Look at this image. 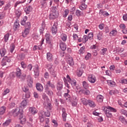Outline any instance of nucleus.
Instances as JSON below:
<instances>
[{"mask_svg":"<svg viewBox=\"0 0 127 127\" xmlns=\"http://www.w3.org/2000/svg\"><path fill=\"white\" fill-rule=\"evenodd\" d=\"M61 38L63 41H66V40H67V35H66V34L63 33L61 35Z\"/></svg>","mask_w":127,"mask_h":127,"instance_id":"de8ad7c7","label":"nucleus"},{"mask_svg":"<svg viewBox=\"0 0 127 127\" xmlns=\"http://www.w3.org/2000/svg\"><path fill=\"white\" fill-rule=\"evenodd\" d=\"M87 37H88V39H90V40L93 39V37H94V34L93 33V32L89 33Z\"/></svg>","mask_w":127,"mask_h":127,"instance_id":"bf43d9fd","label":"nucleus"},{"mask_svg":"<svg viewBox=\"0 0 127 127\" xmlns=\"http://www.w3.org/2000/svg\"><path fill=\"white\" fill-rule=\"evenodd\" d=\"M31 11H32V6H28L25 9V12L26 14H29V12Z\"/></svg>","mask_w":127,"mask_h":127,"instance_id":"7c9ffc66","label":"nucleus"},{"mask_svg":"<svg viewBox=\"0 0 127 127\" xmlns=\"http://www.w3.org/2000/svg\"><path fill=\"white\" fill-rule=\"evenodd\" d=\"M29 110L32 115H35L37 114V110L35 107H30Z\"/></svg>","mask_w":127,"mask_h":127,"instance_id":"4be33fe9","label":"nucleus"},{"mask_svg":"<svg viewBox=\"0 0 127 127\" xmlns=\"http://www.w3.org/2000/svg\"><path fill=\"white\" fill-rule=\"evenodd\" d=\"M82 86L85 90H88L89 89V83L86 81L82 82Z\"/></svg>","mask_w":127,"mask_h":127,"instance_id":"2f4dec72","label":"nucleus"},{"mask_svg":"<svg viewBox=\"0 0 127 127\" xmlns=\"http://www.w3.org/2000/svg\"><path fill=\"white\" fill-rule=\"evenodd\" d=\"M120 113L122 115H124L125 116H126L127 117V110L122 109L120 110Z\"/></svg>","mask_w":127,"mask_h":127,"instance_id":"052dcab7","label":"nucleus"},{"mask_svg":"<svg viewBox=\"0 0 127 127\" xmlns=\"http://www.w3.org/2000/svg\"><path fill=\"white\" fill-rule=\"evenodd\" d=\"M20 114L23 113L20 112V109L18 108H17L12 111V115L13 117H17L18 115H20Z\"/></svg>","mask_w":127,"mask_h":127,"instance_id":"423d86ee","label":"nucleus"},{"mask_svg":"<svg viewBox=\"0 0 127 127\" xmlns=\"http://www.w3.org/2000/svg\"><path fill=\"white\" fill-rule=\"evenodd\" d=\"M119 120L122 123V124H124V125H127V120H126V118L124 117V116H120L119 117Z\"/></svg>","mask_w":127,"mask_h":127,"instance_id":"b1692460","label":"nucleus"},{"mask_svg":"<svg viewBox=\"0 0 127 127\" xmlns=\"http://www.w3.org/2000/svg\"><path fill=\"white\" fill-rule=\"evenodd\" d=\"M60 48L62 51H65L67 49V45L66 44L62 41H60Z\"/></svg>","mask_w":127,"mask_h":127,"instance_id":"1a4fd4ad","label":"nucleus"},{"mask_svg":"<svg viewBox=\"0 0 127 127\" xmlns=\"http://www.w3.org/2000/svg\"><path fill=\"white\" fill-rule=\"evenodd\" d=\"M88 40H89V38L88 37V36H87V35L84 36L82 38V40H83V41H84V43H86V42H87V41H88Z\"/></svg>","mask_w":127,"mask_h":127,"instance_id":"680f3d73","label":"nucleus"},{"mask_svg":"<svg viewBox=\"0 0 127 127\" xmlns=\"http://www.w3.org/2000/svg\"><path fill=\"white\" fill-rule=\"evenodd\" d=\"M109 34L110 35V36H116V35L118 34V31L116 30H113L109 33Z\"/></svg>","mask_w":127,"mask_h":127,"instance_id":"09e8293b","label":"nucleus"},{"mask_svg":"<svg viewBox=\"0 0 127 127\" xmlns=\"http://www.w3.org/2000/svg\"><path fill=\"white\" fill-rule=\"evenodd\" d=\"M14 49H15V45L13 43L11 44L10 46V52L12 53L14 51Z\"/></svg>","mask_w":127,"mask_h":127,"instance_id":"8fccbe9b","label":"nucleus"},{"mask_svg":"<svg viewBox=\"0 0 127 127\" xmlns=\"http://www.w3.org/2000/svg\"><path fill=\"white\" fill-rule=\"evenodd\" d=\"M28 102V100H26V99L23 100L21 103V107L22 108L23 107V108H24L26 107V106H27Z\"/></svg>","mask_w":127,"mask_h":127,"instance_id":"473e14b6","label":"nucleus"},{"mask_svg":"<svg viewBox=\"0 0 127 127\" xmlns=\"http://www.w3.org/2000/svg\"><path fill=\"white\" fill-rule=\"evenodd\" d=\"M58 23L57 22H55L51 28V31L53 34H56V33H57V31H58Z\"/></svg>","mask_w":127,"mask_h":127,"instance_id":"20e7f679","label":"nucleus"},{"mask_svg":"<svg viewBox=\"0 0 127 127\" xmlns=\"http://www.w3.org/2000/svg\"><path fill=\"white\" fill-rule=\"evenodd\" d=\"M57 88L58 91H61L62 89H63V82L61 81L58 82L57 85Z\"/></svg>","mask_w":127,"mask_h":127,"instance_id":"6ab92c4d","label":"nucleus"},{"mask_svg":"<svg viewBox=\"0 0 127 127\" xmlns=\"http://www.w3.org/2000/svg\"><path fill=\"white\" fill-rule=\"evenodd\" d=\"M88 80L90 83L94 84L96 82V77L93 74H90L88 76Z\"/></svg>","mask_w":127,"mask_h":127,"instance_id":"6e6552de","label":"nucleus"},{"mask_svg":"<svg viewBox=\"0 0 127 127\" xmlns=\"http://www.w3.org/2000/svg\"><path fill=\"white\" fill-rule=\"evenodd\" d=\"M44 111H41L39 114V119L41 123H43L44 122Z\"/></svg>","mask_w":127,"mask_h":127,"instance_id":"2eb2a0df","label":"nucleus"},{"mask_svg":"<svg viewBox=\"0 0 127 127\" xmlns=\"http://www.w3.org/2000/svg\"><path fill=\"white\" fill-rule=\"evenodd\" d=\"M111 112L117 113V109L110 106L107 107L105 111V114L107 118H112L113 117V115Z\"/></svg>","mask_w":127,"mask_h":127,"instance_id":"f03ea898","label":"nucleus"},{"mask_svg":"<svg viewBox=\"0 0 127 127\" xmlns=\"http://www.w3.org/2000/svg\"><path fill=\"white\" fill-rule=\"evenodd\" d=\"M24 26H25V28H29V29H30V28L31 27V24L29 22H26Z\"/></svg>","mask_w":127,"mask_h":127,"instance_id":"4d7b16f0","label":"nucleus"},{"mask_svg":"<svg viewBox=\"0 0 127 127\" xmlns=\"http://www.w3.org/2000/svg\"><path fill=\"white\" fill-rule=\"evenodd\" d=\"M19 117L20 124H21V125H24V124H25V122H26V119L23 117V114L20 113Z\"/></svg>","mask_w":127,"mask_h":127,"instance_id":"4468645a","label":"nucleus"},{"mask_svg":"<svg viewBox=\"0 0 127 127\" xmlns=\"http://www.w3.org/2000/svg\"><path fill=\"white\" fill-rule=\"evenodd\" d=\"M18 60H24L25 59V55L23 53H21L17 55Z\"/></svg>","mask_w":127,"mask_h":127,"instance_id":"bb28decb","label":"nucleus"},{"mask_svg":"<svg viewBox=\"0 0 127 127\" xmlns=\"http://www.w3.org/2000/svg\"><path fill=\"white\" fill-rule=\"evenodd\" d=\"M29 28H25L23 32H22V36L23 37H26L29 33Z\"/></svg>","mask_w":127,"mask_h":127,"instance_id":"f3484780","label":"nucleus"},{"mask_svg":"<svg viewBox=\"0 0 127 127\" xmlns=\"http://www.w3.org/2000/svg\"><path fill=\"white\" fill-rule=\"evenodd\" d=\"M43 98L44 101H46L44 102V107H46V108H47V109H48L50 111H51V110H52V105L51 103H48V101H49L48 97H47L46 95H43Z\"/></svg>","mask_w":127,"mask_h":127,"instance_id":"7ed1b4c3","label":"nucleus"},{"mask_svg":"<svg viewBox=\"0 0 127 127\" xmlns=\"http://www.w3.org/2000/svg\"><path fill=\"white\" fill-rule=\"evenodd\" d=\"M15 13V16H16L17 18H19V17H20V15H21V11H20V10H16Z\"/></svg>","mask_w":127,"mask_h":127,"instance_id":"a18cd8bd","label":"nucleus"},{"mask_svg":"<svg viewBox=\"0 0 127 127\" xmlns=\"http://www.w3.org/2000/svg\"><path fill=\"white\" fill-rule=\"evenodd\" d=\"M20 25H19V21L17 19L15 22L14 23L13 28L14 30H16L17 28H19Z\"/></svg>","mask_w":127,"mask_h":127,"instance_id":"5701e85b","label":"nucleus"},{"mask_svg":"<svg viewBox=\"0 0 127 127\" xmlns=\"http://www.w3.org/2000/svg\"><path fill=\"white\" fill-rule=\"evenodd\" d=\"M47 59L49 62H52V61H53V55L51 53H47Z\"/></svg>","mask_w":127,"mask_h":127,"instance_id":"ddd939ff","label":"nucleus"},{"mask_svg":"<svg viewBox=\"0 0 127 127\" xmlns=\"http://www.w3.org/2000/svg\"><path fill=\"white\" fill-rule=\"evenodd\" d=\"M68 82L69 83V84H71L72 87H75V86L77 85V81H76V80L73 78L70 80H68Z\"/></svg>","mask_w":127,"mask_h":127,"instance_id":"a878e982","label":"nucleus"},{"mask_svg":"<svg viewBox=\"0 0 127 127\" xmlns=\"http://www.w3.org/2000/svg\"><path fill=\"white\" fill-rule=\"evenodd\" d=\"M32 37L34 40H39V36L36 34H33Z\"/></svg>","mask_w":127,"mask_h":127,"instance_id":"6e6d98bb","label":"nucleus"},{"mask_svg":"<svg viewBox=\"0 0 127 127\" xmlns=\"http://www.w3.org/2000/svg\"><path fill=\"white\" fill-rule=\"evenodd\" d=\"M82 103L84 105V106H88L89 103V100H87L85 98H81V99Z\"/></svg>","mask_w":127,"mask_h":127,"instance_id":"79ce46f5","label":"nucleus"},{"mask_svg":"<svg viewBox=\"0 0 127 127\" xmlns=\"http://www.w3.org/2000/svg\"><path fill=\"white\" fill-rule=\"evenodd\" d=\"M25 1H26V0H24L23 1H17L15 2V4H14V7H16V6H17V5H18V4H20V3H24L25 2Z\"/></svg>","mask_w":127,"mask_h":127,"instance_id":"864d4df0","label":"nucleus"},{"mask_svg":"<svg viewBox=\"0 0 127 127\" xmlns=\"http://www.w3.org/2000/svg\"><path fill=\"white\" fill-rule=\"evenodd\" d=\"M51 87L52 89H55V85L53 83H51L50 81H48L47 82V84L46 85V88H49Z\"/></svg>","mask_w":127,"mask_h":127,"instance_id":"412c9836","label":"nucleus"},{"mask_svg":"<svg viewBox=\"0 0 127 127\" xmlns=\"http://www.w3.org/2000/svg\"><path fill=\"white\" fill-rule=\"evenodd\" d=\"M41 8L44 9L45 8H46V7L47 6V2H46V1H42L41 0Z\"/></svg>","mask_w":127,"mask_h":127,"instance_id":"f704fd0d","label":"nucleus"},{"mask_svg":"<svg viewBox=\"0 0 127 127\" xmlns=\"http://www.w3.org/2000/svg\"><path fill=\"white\" fill-rule=\"evenodd\" d=\"M36 89L39 92H42L43 91V86L39 83H37L36 85Z\"/></svg>","mask_w":127,"mask_h":127,"instance_id":"dca6fc26","label":"nucleus"},{"mask_svg":"<svg viewBox=\"0 0 127 127\" xmlns=\"http://www.w3.org/2000/svg\"><path fill=\"white\" fill-rule=\"evenodd\" d=\"M75 15H76V16H81L82 15H83L84 13L80 10L77 9L75 11Z\"/></svg>","mask_w":127,"mask_h":127,"instance_id":"37998d69","label":"nucleus"},{"mask_svg":"<svg viewBox=\"0 0 127 127\" xmlns=\"http://www.w3.org/2000/svg\"><path fill=\"white\" fill-rule=\"evenodd\" d=\"M45 26H46L45 22H43L41 24V27L39 30L40 34H43V31H44Z\"/></svg>","mask_w":127,"mask_h":127,"instance_id":"aec40b11","label":"nucleus"},{"mask_svg":"<svg viewBox=\"0 0 127 127\" xmlns=\"http://www.w3.org/2000/svg\"><path fill=\"white\" fill-rule=\"evenodd\" d=\"M86 51V48L85 46H83L81 47L79 50V52L80 54H84Z\"/></svg>","mask_w":127,"mask_h":127,"instance_id":"49530a36","label":"nucleus"},{"mask_svg":"<svg viewBox=\"0 0 127 127\" xmlns=\"http://www.w3.org/2000/svg\"><path fill=\"white\" fill-rule=\"evenodd\" d=\"M10 123H11V119H8L2 124V126L3 127H8V126L10 125Z\"/></svg>","mask_w":127,"mask_h":127,"instance_id":"72a5a7b5","label":"nucleus"},{"mask_svg":"<svg viewBox=\"0 0 127 127\" xmlns=\"http://www.w3.org/2000/svg\"><path fill=\"white\" fill-rule=\"evenodd\" d=\"M16 76L17 77V78H22V76L23 78H24L25 77V75H21V69H20L19 67L17 68L16 69Z\"/></svg>","mask_w":127,"mask_h":127,"instance_id":"9d476101","label":"nucleus"},{"mask_svg":"<svg viewBox=\"0 0 127 127\" xmlns=\"http://www.w3.org/2000/svg\"><path fill=\"white\" fill-rule=\"evenodd\" d=\"M23 91L25 93H28L29 92V89H28V87L27 86H24L23 88Z\"/></svg>","mask_w":127,"mask_h":127,"instance_id":"0e129e2a","label":"nucleus"},{"mask_svg":"<svg viewBox=\"0 0 127 127\" xmlns=\"http://www.w3.org/2000/svg\"><path fill=\"white\" fill-rule=\"evenodd\" d=\"M67 64H69V65H70V66H73V65H74V62L73 61V58L70 57L67 58Z\"/></svg>","mask_w":127,"mask_h":127,"instance_id":"393cba45","label":"nucleus"},{"mask_svg":"<svg viewBox=\"0 0 127 127\" xmlns=\"http://www.w3.org/2000/svg\"><path fill=\"white\" fill-rule=\"evenodd\" d=\"M9 92H10L9 89L8 88L6 89L5 90H4L2 93L3 96H5V95H6L7 94H8Z\"/></svg>","mask_w":127,"mask_h":127,"instance_id":"338daca9","label":"nucleus"},{"mask_svg":"<svg viewBox=\"0 0 127 127\" xmlns=\"http://www.w3.org/2000/svg\"><path fill=\"white\" fill-rule=\"evenodd\" d=\"M5 110L6 108L4 106H2L0 108V115H2L4 113H5Z\"/></svg>","mask_w":127,"mask_h":127,"instance_id":"58836bf2","label":"nucleus"},{"mask_svg":"<svg viewBox=\"0 0 127 127\" xmlns=\"http://www.w3.org/2000/svg\"><path fill=\"white\" fill-rule=\"evenodd\" d=\"M9 35H10V34L8 33H7V34L4 35L3 39H4V42H7V41H8V39L9 38Z\"/></svg>","mask_w":127,"mask_h":127,"instance_id":"a19ab883","label":"nucleus"},{"mask_svg":"<svg viewBox=\"0 0 127 127\" xmlns=\"http://www.w3.org/2000/svg\"><path fill=\"white\" fill-rule=\"evenodd\" d=\"M26 20H27V16H25L22 18L21 21V25L24 26V25H25L26 23Z\"/></svg>","mask_w":127,"mask_h":127,"instance_id":"c03bdc74","label":"nucleus"},{"mask_svg":"<svg viewBox=\"0 0 127 127\" xmlns=\"http://www.w3.org/2000/svg\"><path fill=\"white\" fill-rule=\"evenodd\" d=\"M2 60L6 62H8V63H9V62L11 61L10 57H8L7 56L4 57Z\"/></svg>","mask_w":127,"mask_h":127,"instance_id":"5fc2aeb1","label":"nucleus"},{"mask_svg":"<svg viewBox=\"0 0 127 127\" xmlns=\"http://www.w3.org/2000/svg\"><path fill=\"white\" fill-rule=\"evenodd\" d=\"M50 73L52 75V77H54V78H55V77L57 76V73L53 69L50 70Z\"/></svg>","mask_w":127,"mask_h":127,"instance_id":"4c0bfd02","label":"nucleus"},{"mask_svg":"<svg viewBox=\"0 0 127 127\" xmlns=\"http://www.w3.org/2000/svg\"><path fill=\"white\" fill-rule=\"evenodd\" d=\"M0 54L1 57H4L6 54V50L5 48H2L0 50Z\"/></svg>","mask_w":127,"mask_h":127,"instance_id":"c9c22d12","label":"nucleus"},{"mask_svg":"<svg viewBox=\"0 0 127 127\" xmlns=\"http://www.w3.org/2000/svg\"><path fill=\"white\" fill-rule=\"evenodd\" d=\"M68 13H69V10L65 9L64 12V15H63L64 17H66L68 15Z\"/></svg>","mask_w":127,"mask_h":127,"instance_id":"e2e57ef3","label":"nucleus"},{"mask_svg":"<svg viewBox=\"0 0 127 127\" xmlns=\"http://www.w3.org/2000/svg\"><path fill=\"white\" fill-rule=\"evenodd\" d=\"M58 16V12H57V8L53 6L51 8L50 11L49 18L51 20L55 19Z\"/></svg>","mask_w":127,"mask_h":127,"instance_id":"f257e3e1","label":"nucleus"},{"mask_svg":"<svg viewBox=\"0 0 127 127\" xmlns=\"http://www.w3.org/2000/svg\"><path fill=\"white\" fill-rule=\"evenodd\" d=\"M14 107H15V103L14 102L9 104L8 107L10 108V109H12L14 108Z\"/></svg>","mask_w":127,"mask_h":127,"instance_id":"69168bd1","label":"nucleus"},{"mask_svg":"<svg viewBox=\"0 0 127 127\" xmlns=\"http://www.w3.org/2000/svg\"><path fill=\"white\" fill-rule=\"evenodd\" d=\"M54 1L58 5H59V3H60V6L62 5L63 2H64V0H54Z\"/></svg>","mask_w":127,"mask_h":127,"instance_id":"ea45409f","label":"nucleus"},{"mask_svg":"<svg viewBox=\"0 0 127 127\" xmlns=\"http://www.w3.org/2000/svg\"><path fill=\"white\" fill-rule=\"evenodd\" d=\"M88 105L90 108H95V107H96V103L91 100H88Z\"/></svg>","mask_w":127,"mask_h":127,"instance_id":"c85d7f7f","label":"nucleus"},{"mask_svg":"<svg viewBox=\"0 0 127 127\" xmlns=\"http://www.w3.org/2000/svg\"><path fill=\"white\" fill-rule=\"evenodd\" d=\"M97 37L98 40H102L103 39V33L99 32L97 34Z\"/></svg>","mask_w":127,"mask_h":127,"instance_id":"603ef678","label":"nucleus"},{"mask_svg":"<svg viewBox=\"0 0 127 127\" xmlns=\"http://www.w3.org/2000/svg\"><path fill=\"white\" fill-rule=\"evenodd\" d=\"M45 92L49 96H52L53 95V92L52 90H50L49 87H46L45 88Z\"/></svg>","mask_w":127,"mask_h":127,"instance_id":"a211bd4d","label":"nucleus"},{"mask_svg":"<svg viewBox=\"0 0 127 127\" xmlns=\"http://www.w3.org/2000/svg\"><path fill=\"white\" fill-rule=\"evenodd\" d=\"M87 5L85 4V2L82 3L80 6L79 8L81 9V10H85L86 8L87 7Z\"/></svg>","mask_w":127,"mask_h":127,"instance_id":"e433bc0d","label":"nucleus"},{"mask_svg":"<svg viewBox=\"0 0 127 127\" xmlns=\"http://www.w3.org/2000/svg\"><path fill=\"white\" fill-rule=\"evenodd\" d=\"M37 49L38 50H41V47H40V45H39V46L35 45L33 48V50H34V51H35V50H37Z\"/></svg>","mask_w":127,"mask_h":127,"instance_id":"13d9d810","label":"nucleus"},{"mask_svg":"<svg viewBox=\"0 0 127 127\" xmlns=\"http://www.w3.org/2000/svg\"><path fill=\"white\" fill-rule=\"evenodd\" d=\"M62 117L64 122H66V118H67V113H66V109L64 108L62 109Z\"/></svg>","mask_w":127,"mask_h":127,"instance_id":"9b49d317","label":"nucleus"},{"mask_svg":"<svg viewBox=\"0 0 127 127\" xmlns=\"http://www.w3.org/2000/svg\"><path fill=\"white\" fill-rule=\"evenodd\" d=\"M66 93L64 94V96L66 98V100H68L69 102H71V96L69 93H70V90L69 89H66Z\"/></svg>","mask_w":127,"mask_h":127,"instance_id":"f8f14e48","label":"nucleus"},{"mask_svg":"<svg viewBox=\"0 0 127 127\" xmlns=\"http://www.w3.org/2000/svg\"><path fill=\"white\" fill-rule=\"evenodd\" d=\"M96 100L99 103H102L103 101H104V96L101 95H98Z\"/></svg>","mask_w":127,"mask_h":127,"instance_id":"cd10ccee","label":"nucleus"},{"mask_svg":"<svg viewBox=\"0 0 127 127\" xmlns=\"http://www.w3.org/2000/svg\"><path fill=\"white\" fill-rule=\"evenodd\" d=\"M34 72L35 78H38L39 76V66L38 64H35L33 68Z\"/></svg>","mask_w":127,"mask_h":127,"instance_id":"39448f33","label":"nucleus"},{"mask_svg":"<svg viewBox=\"0 0 127 127\" xmlns=\"http://www.w3.org/2000/svg\"><path fill=\"white\" fill-rule=\"evenodd\" d=\"M120 83H121V84H127V80L126 79H121L120 80Z\"/></svg>","mask_w":127,"mask_h":127,"instance_id":"774afa93","label":"nucleus"},{"mask_svg":"<svg viewBox=\"0 0 127 127\" xmlns=\"http://www.w3.org/2000/svg\"><path fill=\"white\" fill-rule=\"evenodd\" d=\"M99 14L102 16V15H103V16H108L109 15V13L106 12V11H104L103 10H100L99 11Z\"/></svg>","mask_w":127,"mask_h":127,"instance_id":"c756f323","label":"nucleus"},{"mask_svg":"<svg viewBox=\"0 0 127 127\" xmlns=\"http://www.w3.org/2000/svg\"><path fill=\"white\" fill-rule=\"evenodd\" d=\"M27 85L30 88H32V84H33V79H32V77H31V76L28 75L27 77Z\"/></svg>","mask_w":127,"mask_h":127,"instance_id":"0eeeda50","label":"nucleus"},{"mask_svg":"<svg viewBox=\"0 0 127 127\" xmlns=\"http://www.w3.org/2000/svg\"><path fill=\"white\" fill-rule=\"evenodd\" d=\"M83 74V69L81 68H80L79 69L77 70V75L78 77H81L82 75Z\"/></svg>","mask_w":127,"mask_h":127,"instance_id":"3c124183","label":"nucleus"}]
</instances>
